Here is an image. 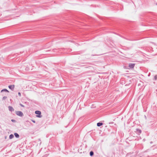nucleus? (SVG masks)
I'll return each mask as SVG.
<instances>
[{"instance_id": "obj_14", "label": "nucleus", "mask_w": 157, "mask_h": 157, "mask_svg": "<svg viewBox=\"0 0 157 157\" xmlns=\"http://www.w3.org/2000/svg\"><path fill=\"white\" fill-rule=\"evenodd\" d=\"M18 95L19 96H21V94L20 92L18 93Z\"/></svg>"}, {"instance_id": "obj_6", "label": "nucleus", "mask_w": 157, "mask_h": 157, "mask_svg": "<svg viewBox=\"0 0 157 157\" xmlns=\"http://www.w3.org/2000/svg\"><path fill=\"white\" fill-rule=\"evenodd\" d=\"M136 133L137 134H139L141 132V130L140 129L137 128L136 129Z\"/></svg>"}, {"instance_id": "obj_22", "label": "nucleus", "mask_w": 157, "mask_h": 157, "mask_svg": "<svg viewBox=\"0 0 157 157\" xmlns=\"http://www.w3.org/2000/svg\"><path fill=\"white\" fill-rule=\"evenodd\" d=\"M156 5H157V3H156Z\"/></svg>"}, {"instance_id": "obj_8", "label": "nucleus", "mask_w": 157, "mask_h": 157, "mask_svg": "<svg viewBox=\"0 0 157 157\" xmlns=\"http://www.w3.org/2000/svg\"><path fill=\"white\" fill-rule=\"evenodd\" d=\"M14 135L17 138H18L19 137V135L17 133H14Z\"/></svg>"}, {"instance_id": "obj_4", "label": "nucleus", "mask_w": 157, "mask_h": 157, "mask_svg": "<svg viewBox=\"0 0 157 157\" xmlns=\"http://www.w3.org/2000/svg\"><path fill=\"white\" fill-rule=\"evenodd\" d=\"M8 87L9 88V89H11L12 90H13L14 88V85H10Z\"/></svg>"}, {"instance_id": "obj_17", "label": "nucleus", "mask_w": 157, "mask_h": 157, "mask_svg": "<svg viewBox=\"0 0 157 157\" xmlns=\"http://www.w3.org/2000/svg\"><path fill=\"white\" fill-rule=\"evenodd\" d=\"M32 121L33 122V123H35V121L33 120H32Z\"/></svg>"}, {"instance_id": "obj_13", "label": "nucleus", "mask_w": 157, "mask_h": 157, "mask_svg": "<svg viewBox=\"0 0 157 157\" xmlns=\"http://www.w3.org/2000/svg\"><path fill=\"white\" fill-rule=\"evenodd\" d=\"M154 79L155 80H156L157 79V75H155V76Z\"/></svg>"}, {"instance_id": "obj_21", "label": "nucleus", "mask_w": 157, "mask_h": 157, "mask_svg": "<svg viewBox=\"0 0 157 157\" xmlns=\"http://www.w3.org/2000/svg\"><path fill=\"white\" fill-rule=\"evenodd\" d=\"M39 140L40 141V139H39Z\"/></svg>"}, {"instance_id": "obj_16", "label": "nucleus", "mask_w": 157, "mask_h": 157, "mask_svg": "<svg viewBox=\"0 0 157 157\" xmlns=\"http://www.w3.org/2000/svg\"><path fill=\"white\" fill-rule=\"evenodd\" d=\"M11 121L13 122H14L15 121V120L12 119Z\"/></svg>"}, {"instance_id": "obj_15", "label": "nucleus", "mask_w": 157, "mask_h": 157, "mask_svg": "<svg viewBox=\"0 0 157 157\" xmlns=\"http://www.w3.org/2000/svg\"><path fill=\"white\" fill-rule=\"evenodd\" d=\"M20 105L21 106V107H24V106L22 104H20Z\"/></svg>"}, {"instance_id": "obj_7", "label": "nucleus", "mask_w": 157, "mask_h": 157, "mask_svg": "<svg viewBox=\"0 0 157 157\" xmlns=\"http://www.w3.org/2000/svg\"><path fill=\"white\" fill-rule=\"evenodd\" d=\"M4 91H5V92H8L9 93V91L8 90L6 89H4L3 90H2L1 91V92H4Z\"/></svg>"}, {"instance_id": "obj_19", "label": "nucleus", "mask_w": 157, "mask_h": 157, "mask_svg": "<svg viewBox=\"0 0 157 157\" xmlns=\"http://www.w3.org/2000/svg\"><path fill=\"white\" fill-rule=\"evenodd\" d=\"M56 49H53V51H54V52H55L56 51Z\"/></svg>"}, {"instance_id": "obj_2", "label": "nucleus", "mask_w": 157, "mask_h": 157, "mask_svg": "<svg viewBox=\"0 0 157 157\" xmlns=\"http://www.w3.org/2000/svg\"><path fill=\"white\" fill-rule=\"evenodd\" d=\"M16 114L19 116L22 117L23 116V114L22 112L21 111H17L16 113Z\"/></svg>"}, {"instance_id": "obj_11", "label": "nucleus", "mask_w": 157, "mask_h": 157, "mask_svg": "<svg viewBox=\"0 0 157 157\" xmlns=\"http://www.w3.org/2000/svg\"><path fill=\"white\" fill-rule=\"evenodd\" d=\"M94 153L93 151H90V156H92L94 155Z\"/></svg>"}, {"instance_id": "obj_20", "label": "nucleus", "mask_w": 157, "mask_h": 157, "mask_svg": "<svg viewBox=\"0 0 157 157\" xmlns=\"http://www.w3.org/2000/svg\"><path fill=\"white\" fill-rule=\"evenodd\" d=\"M152 142H150V143H151V144H152Z\"/></svg>"}, {"instance_id": "obj_10", "label": "nucleus", "mask_w": 157, "mask_h": 157, "mask_svg": "<svg viewBox=\"0 0 157 157\" xmlns=\"http://www.w3.org/2000/svg\"><path fill=\"white\" fill-rule=\"evenodd\" d=\"M14 137V136L13 134H11L9 136V139H11L13 138Z\"/></svg>"}, {"instance_id": "obj_18", "label": "nucleus", "mask_w": 157, "mask_h": 157, "mask_svg": "<svg viewBox=\"0 0 157 157\" xmlns=\"http://www.w3.org/2000/svg\"><path fill=\"white\" fill-rule=\"evenodd\" d=\"M113 122H111L110 123H109V124H113Z\"/></svg>"}, {"instance_id": "obj_12", "label": "nucleus", "mask_w": 157, "mask_h": 157, "mask_svg": "<svg viewBox=\"0 0 157 157\" xmlns=\"http://www.w3.org/2000/svg\"><path fill=\"white\" fill-rule=\"evenodd\" d=\"M7 98V97L6 96H4L2 98L3 100H5Z\"/></svg>"}, {"instance_id": "obj_9", "label": "nucleus", "mask_w": 157, "mask_h": 157, "mask_svg": "<svg viewBox=\"0 0 157 157\" xmlns=\"http://www.w3.org/2000/svg\"><path fill=\"white\" fill-rule=\"evenodd\" d=\"M103 124V123H102L99 122L97 123V125L99 127L101 126Z\"/></svg>"}, {"instance_id": "obj_3", "label": "nucleus", "mask_w": 157, "mask_h": 157, "mask_svg": "<svg viewBox=\"0 0 157 157\" xmlns=\"http://www.w3.org/2000/svg\"><path fill=\"white\" fill-rule=\"evenodd\" d=\"M135 65V63H130L129 64L128 67L132 69L134 67Z\"/></svg>"}, {"instance_id": "obj_1", "label": "nucleus", "mask_w": 157, "mask_h": 157, "mask_svg": "<svg viewBox=\"0 0 157 157\" xmlns=\"http://www.w3.org/2000/svg\"><path fill=\"white\" fill-rule=\"evenodd\" d=\"M35 113L36 114H37L38 115H37L36 116V117H38L40 118L42 117V116L41 115V112L39 111H36L35 112Z\"/></svg>"}, {"instance_id": "obj_5", "label": "nucleus", "mask_w": 157, "mask_h": 157, "mask_svg": "<svg viewBox=\"0 0 157 157\" xmlns=\"http://www.w3.org/2000/svg\"><path fill=\"white\" fill-rule=\"evenodd\" d=\"M10 111L11 112L13 111H14V109L11 106H9L8 107Z\"/></svg>"}]
</instances>
